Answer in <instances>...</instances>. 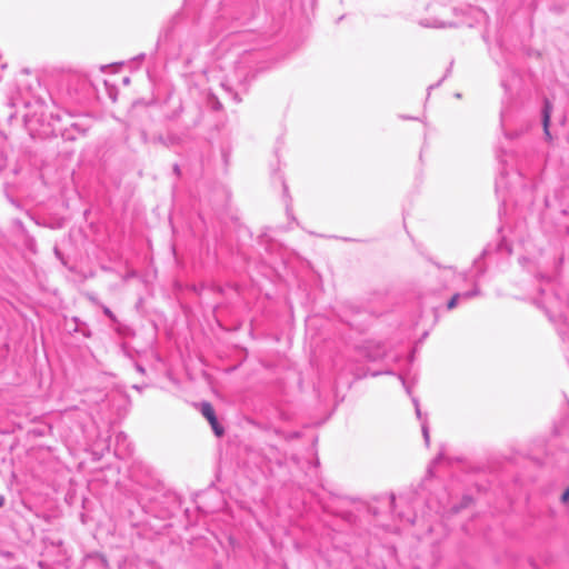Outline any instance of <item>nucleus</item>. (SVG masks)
<instances>
[{"label":"nucleus","instance_id":"nucleus-6","mask_svg":"<svg viewBox=\"0 0 569 569\" xmlns=\"http://www.w3.org/2000/svg\"><path fill=\"white\" fill-rule=\"evenodd\" d=\"M421 428H422V435H423L425 441L428 445L430 438H429V428L427 426V422H422Z\"/></svg>","mask_w":569,"mask_h":569},{"label":"nucleus","instance_id":"nucleus-5","mask_svg":"<svg viewBox=\"0 0 569 569\" xmlns=\"http://www.w3.org/2000/svg\"><path fill=\"white\" fill-rule=\"evenodd\" d=\"M441 277L445 280L450 281L455 277H457V273H456V271L452 268H445V269L441 270Z\"/></svg>","mask_w":569,"mask_h":569},{"label":"nucleus","instance_id":"nucleus-10","mask_svg":"<svg viewBox=\"0 0 569 569\" xmlns=\"http://www.w3.org/2000/svg\"><path fill=\"white\" fill-rule=\"evenodd\" d=\"M104 312H106V315L111 317V311L109 309H106Z\"/></svg>","mask_w":569,"mask_h":569},{"label":"nucleus","instance_id":"nucleus-4","mask_svg":"<svg viewBox=\"0 0 569 569\" xmlns=\"http://www.w3.org/2000/svg\"><path fill=\"white\" fill-rule=\"evenodd\" d=\"M550 116H551V108L549 106V103L547 102L546 106H545V109H543V129H545V133L547 137L550 136L549 133V121H550Z\"/></svg>","mask_w":569,"mask_h":569},{"label":"nucleus","instance_id":"nucleus-11","mask_svg":"<svg viewBox=\"0 0 569 569\" xmlns=\"http://www.w3.org/2000/svg\"><path fill=\"white\" fill-rule=\"evenodd\" d=\"M459 277H461L462 279H465V278H466V274L460 273V274H459Z\"/></svg>","mask_w":569,"mask_h":569},{"label":"nucleus","instance_id":"nucleus-9","mask_svg":"<svg viewBox=\"0 0 569 569\" xmlns=\"http://www.w3.org/2000/svg\"><path fill=\"white\" fill-rule=\"evenodd\" d=\"M4 505V497L0 495V507Z\"/></svg>","mask_w":569,"mask_h":569},{"label":"nucleus","instance_id":"nucleus-8","mask_svg":"<svg viewBox=\"0 0 569 569\" xmlns=\"http://www.w3.org/2000/svg\"><path fill=\"white\" fill-rule=\"evenodd\" d=\"M569 499V489L566 490L563 493H562V500L563 501H567Z\"/></svg>","mask_w":569,"mask_h":569},{"label":"nucleus","instance_id":"nucleus-3","mask_svg":"<svg viewBox=\"0 0 569 569\" xmlns=\"http://www.w3.org/2000/svg\"><path fill=\"white\" fill-rule=\"evenodd\" d=\"M422 26L429 27V28H452L456 26V23L450 21L440 20L438 18L430 20H426L421 22Z\"/></svg>","mask_w":569,"mask_h":569},{"label":"nucleus","instance_id":"nucleus-2","mask_svg":"<svg viewBox=\"0 0 569 569\" xmlns=\"http://www.w3.org/2000/svg\"><path fill=\"white\" fill-rule=\"evenodd\" d=\"M478 295H479V290L478 289H473L471 291L463 292V293H456L449 300L448 309H453L458 305L459 300H461V299H471L472 297H476Z\"/></svg>","mask_w":569,"mask_h":569},{"label":"nucleus","instance_id":"nucleus-7","mask_svg":"<svg viewBox=\"0 0 569 569\" xmlns=\"http://www.w3.org/2000/svg\"><path fill=\"white\" fill-rule=\"evenodd\" d=\"M412 401H413V405H415V408H416L417 417L421 418V411H420V407H419L418 400L416 398H413Z\"/></svg>","mask_w":569,"mask_h":569},{"label":"nucleus","instance_id":"nucleus-1","mask_svg":"<svg viewBox=\"0 0 569 569\" xmlns=\"http://www.w3.org/2000/svg\"><path fill=\"white\" fill-rule=\"evenodd\" d=\"M201 413L209 421V423L212 427L214 433L218 437L222 436L223 435V428L218 423V420H217L213 407L210 403H208V402H203L201 405Z\"/></svg>","mask_w":569,"mask_h":569}]
</instances>
